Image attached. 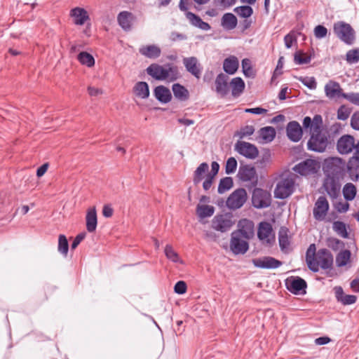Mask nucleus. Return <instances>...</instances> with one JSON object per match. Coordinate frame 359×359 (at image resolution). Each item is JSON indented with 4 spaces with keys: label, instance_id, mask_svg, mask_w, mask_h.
Returning <instances> with one entry per match:
<instances>
[{
    "label": "nucleus",
    "instance_id": "obj_1",
    "mask_svg": "<svg viewBox=\"0 0 359 359\" xmlns=\"http://www.w3.org/2000/svg\"><path fill=\"white\" fill-rule=\"evenodd\" d=\"M303 126L305 129L309 128L311 137L307 143L309 150L324 152L328 145L334 142L329 131L323 128V118L320 115H315L313 119L306 116L303 120Z\"/></svg>",
    "mask_w": 359,
    "mask_h": 359
},
{
    "label": "nucleus",
    "instance_id": "obj_2",
    "mask_svg": "<svg viewBox=\"0 0 359 359\" xmlns=\"http://www.w3.org/2000/svg\"><path fill=\"white\" fill-rule=\"evenodd\" d=\"M306 261L309 269L313 272H317L320 267L323 269H330L333 264V256L325 248L320 249L316 252V245L311 244L307 249Z\"/></svg>",
    "mask_w": 359,
    "mask_h": 359
},
{
    "label": "nucleus",
    "instance_id": "obj_3",
    "mask_svg": "<svg viewBox=\"0 0 359 359\" xmlns=\"http://www.w3.org/2000/svg\"><path fill=\"white\" fill-rule=\"evenodd\" d=\"M295 180L293 175H289L285 177H281L277 182L274 196L276 198L285 199L289 197L294 190Z\"/></svg>",
    "mask_w": 359,
    "mask_h": 359
},
{
    "label": "nucleus",
    "instance_id": "obj_4",
    "mask_svg": "<svg viewBox=\"0 0 359 359\" xmlns=\"http://www.w3.org/2000/svg\"><path fill=\"white\" fill-rule=\"evenodd\" d=\"M333 29L337 36L345 43L351 45L354 43L355 31L349 24L343 21L335 22Z\"/></svg>",
    "mask_w": 359,
    "mask_h": 359
},
{
    "label": "nucleus",
    "instance_id": "obj_5",
    "mask_svg": "<svg viewBox=\"0 0 359 359\" xmlns=\"http://www.w3.org/2000/svg\"><path fill=\"white\" fill-rule=\"evenodd\" d=\"M248 198L247 192L245 189L240 188L232 192L226 200V206L231 210L241 208L246 202Z\"/></svg>",
    "mask_w": 359,
    "mask_h": 359
},
{
    "label": "nucleus",
    "instance_id": "obj_6",
    "mask_svg": "<svg viewBox=\"0 0 359 359\" xmlns=\"http://www.w3.org/2000/svg\"><path fill=\"white\" fill-rule=\"evenodd\" d=\"M319 168L320 163L318 161L309 158L295 165L293 170L302 176H307L316 173Z\"/></svg>",
    "mask_w": 359,
    "mask_h": 359
},
{
    "label": "nucleus",
    "instance_id": "obj_7",
    "mask_svg": "<svg viewBox=\"0 0 359 359\" xmlns=\"http://www.w3.org/2000/svg\"><path fill=\"white\" fill-rule=\"evenodd\" d=\"M252 203L256 208H267L271 203V194L266 190L256 188L252 192Z\"/></svg>",
    "mask_w": 359,
    "mask_h": 359
},
{
    "label": "nucleus",
    "instance_id": "obj_8",
    "mask_svg": "<svg viewBox=\"0 0 359 359\" xmlns=\"http://www.w3.org/2000/svg\"><path fill=\"white\" fill-rule=\"evenodd\" d=\"M234 149L249 159H255L259 155L258 149L255 145L244 141H238L235 144Z\"/></svg>",
    "mask_w": 359,
    "mask_h": 359
},
{
    "label": "nucleus",
    "instance_id": "obj_9",
    "mask_svg": "<svg viewBox=\"0 0 359 359\" xmlns=\"http://www.w3.org/2000/svg\"><path fill=\"white\" fill-rule=\"evenodd\" d=\"M233 224L232 216L229 214L217 215L212 220V227L221 232L228 231Z\"/></svg>",
    "mask_w": 359,
    "mask_h": 359
},
{
    "label": "nucleus",
    "instance_id": "obj_10",
    "mask_svg": "<svg viewBox=\"0 0 359 359\" xmlns=\"http://www.w3.org/2000/svg\"><path fill=\"white\" fill-rule=\"evenodd\" d=\"M248 239L232 232L231 234L230 250L234 255H243L249 249Z\"/></svg>",
    "mask_w": 359,
    "mask_h": 359
},
{
    "label": "nucleus",
    "instance_id": "obj_11",
    "mask_svg": "<svg viewBox=\"0 0 359 359\" xmlns=\"http://www.w3.org/2000/svg\"><path fill=\"white\" fill-rule=\"evenodd\" d=\"M329 203L325 196H320L315 203L313 215L315 219L323 221L329 210Z\"/></svg>",
    "mask_w": 359,
    "mask_h": 359
},
{
    "label": "nucleus",
    "instance_id": "obj_12",
    "mask_svg": "<svg viewBox=\"0 0 359 359\" xmlns=\"http://www.w3.org/2000/svg\"><path fill=\"white\" fill-rule=\"evenodd\" d=\"M233 232L242 236L243 238L250 240L255 234L254 223L250 219H242L238 223V229Z\"/></svg>",
    "mask_w": 359,
    "mask_h": 359
},
{
    "label": "nucleus",
    "instance_id": "obj_13",
    "mask_svg": "<svg viewBox=\"0 0 359 359\" xmlns=\"http://www.w3.org/2000/svg\"><path fill=\"white\" fill-rule=\"evenodd\" d=\"M257 237L263 243L271 244L274 240L271 224L267 222H260L258 226Z\"/></svg>",
    "mask_w": 359,
    "mask_h": 359
},
{
    "label": "nucleus",
    "instance_id": "obj_14",
    "mask_svg": "<svg viewBox=\"0 0 359 359\" xmlns=\"http://www.w3.org/2000/svg\"><path fill=\"white\" fill-rule=\"evenodd\" d=\"M355 147V139L350 135L341 136L337 143V149L341 154L351 153L354 150Z\"/></svg>",
    "mask_w": 359,
    "mask_h": 359
},
{
    "label": "nucleus",
    "instance_id": "obj_15",
    "mask_svg": "<svg viewBox=\"0 0 359 359\" xmlns=\"http://www.w3.org/2000/svg\"><path fill=\"white\" fill-rule=\"evenodd\" d=\"M183 64L187 72L197 79L201 77L202 67L196 57H184L183 59Z\"/></svg>",
    "mask_w": 359,
    "mask_h": 359
},
{
    "label": "nucleus",
    "instance_id": "obj_16",
    "mask_svg": "<svg viewBox=\"0 0 359 359\" xmlns=\"http://www.w3.org/2000/svg\"><path fill=\"white\" fill-rule=\"evenodd\" d=\"M252 262L255 266L262 269H277L282 265L280 261L272 257L253 259Z\"/></svg>",
    "mask_w": 359,
    "mask_h": 359
},
{
    "label": "nucleus",
    "instance_id": "obj_17",
    "mask_svg": "<svg viewBox=\"0 0 359 359\" xmlns=\"http://www.w3.org/2000/svg\"><path fill=\"white\" fill-rule=\"evenodd\" d=\"M286 132L288 138L294 142L299 141L303 134L301 126L295 121L289 122L286 128Z\"/></svg>",
    "mask_w": 359,
    "mask_h": 359
},
{
    "label": "nucleus",
    "instance_id": "obj_18",
    "mask_svg": "<svg viewBox=\"0 0 359 359\" xmlns=\"http://www.w3.org/2000/svg\"><path fill=\"white\" fill-rule=\"evenodd\" d=\"M287 288L293 294H300L306 287V281L299 277H292L286 281Z\"/></svg>",
    "mask_w": 359,
    "mask_h": 359
},
{
    "label": "nucleus",
    "instance_id": "obj_19",
    "mask_svg": "<svg viewBox=\"0 0 359 359\" xmlns=\"http://www.w3.org/2000/svg\"><path fill=\"white\" fill-rule=\"evenodd\" d=\"M229 76L223 73L217 75L215 79L216 92L222 97L226 95L229 93Z\"/></svg>",
    "mask_w": 359,
    "mask_h": 359
},
{
    "label": "nucleus",
    "instance_id": "obj_20",
    "mask_svg": "<svg viewBox=\"0 0 359 359\" xmlns=\"http://www.w3.org/2000/svg\"><path fill=\"white\" fill-rule=\"evenodd\" d=\"M323 187L327 194L332 198H337L339 196L341 187L334 178H326L324 182Z\"/></svg>",
    "mask_w": 359,
    "mask_h": 359
},
{
    "label": "nucleus",
    "instance_id": "obj_21",
    "mask_svg": "<svg viewBox=\"0 0 359 359\" xmlns=\"http://www.w3.org/2000/svg\"><path fill=\"white\" fill-rule=\"evenodd\" d=\"M325 92L326 96L330 99L335 97H342V95L344 93L342 92V89L339 83L333 81H329L325 86Z\"/></svg>",
    "mask_w": 359,
    "mask_h": 359
},
{
    "label": "nucleus",
    "instance_id": "obj_22",
    "mask_svg": "<svg viewBox=\"0 0 359 359\" xmlns=\"http://www.w3.org/2000/svg\"><path fill=\"white\" fill-rule=\"evenodd\" d=\"M164 69L163 81L173 82L180 77L179 69L176 65L170 63L166 64Z\"/></svg>",
    "mask_w": 359,
    "mask_h": 359
},
{
    "label": "nucleus",
    "instance_id": "obj_23",
    "mask_svg": "<svg viewBox=\"0 0 359 359\" xmlns=\"http://www.w3.org/2000/svg\"><path fill=\"white\" fill-rule=\"evenodd\" d=\"M133 20V15L128 11H122L117 16L118 25L125 31H130L131 29Z\"/></svg>",
    "mask_w": 359,
    "mask_h": 359
},
{
    "label": "nucleus",
    "instance_id": "obj_24",
    "mask_svg": "<svg viewBox=\"0 0 359 359\" xmlns=\"http://www.w3.org/2000/svg\"><path fill=\"white\" fill-rule=\"evenodd\" d=\"M70 16L74 18V23L77 25H83L89 20L88 12L83 8L76 7L70 11Z\"/></svg>",
    "mask_w": 359,
    "mask_h": 359
},
{
    "label": "nucleus",
    "instance_id": "obj_25",
    "mask_svg": "<svg viewBox=\"0 0 359 359\" xmlns=\"http://www.w3.org/2000/svg\"><path fill=\"white\" fill-rule=\"evenodd\" d=\"M256 175L255 167L249 165L241 166L238 172L239 179L243 182L252 181L256 178Z\"/></svg>",
    "mask_w": 359,
    "mask_h": 359
},
{
    "label": "nucleus",
    "instance_id": "obj_26",
    "mask_svg": "<svg viewBox=\"0 0 359 359\" xmlns=\"http://www.w3.org/2000/svg\"><path fill=\"white\" fill-rule=\"evenodd\" d=\"M185 15L191 25L204 31L210 29V25L208 22L203 21L198 15L190 11L186 12Z\"/></svg>",
    "mask_w": 359,
    "mask_h": 359
},
{
    "label": "nucleus",
    "instance_id": "obj_27",
    "mask_svg": "<svg viewBox=\"0 0 359 359\" xmlns=\"http://www.w3.org/2000/svg\"><path fill=\"white\" fill-rule=\"evenodd\" d=\"M334 291L337 300L341 302L343 305L353 304L357 300V297L355 295L344 294V290L340 286L335 287Z\"/></svg>",
    "mask_w": 359,
    "mask_h": 359
},
{
    "label": "nucleus",
    "instance_id": "obj_28",
    "mask_svg": "<svg viewBox=\"0 0 359 359\" xmlns=\"http://www.w3.org/2000/svg\"><path fill=\"white\" fill-rule=\"evenodd\" d=\"M154 94L155 97L162 103H168L172 99L170 90L163 86L156 87L154 90Z\"/></svg>",
    "mask_w": 359,
    "mask_h": 359
},
{
    "label": "nucleus",
    "instance_id": "obj_29",
    "mask_svg": "<svg viewBox=\"0 0 359 359\" xmlns=\"http://www.w3.org/2000/svg\"><path fill=\"white\" fill-rule=\"evenodd\" d=\"M164 65H160L156 63H153L150 65L146 69L147 73L151 76L152 78L157 81H163V72Z\"/></svg>",
    "mask_w": 359,
    "mask_h": 359
},
{
    "label": "nucleus",
    "instance_id": "obj_30",
    "mask_svg": "<svg viewBox=\"0 0 359 359\" xmlns=\"http://www.w3.org/2000/svg\"><path fill=\"white\" fill-rule=\"evenodd\" d=\"M86 229L88 232L93 233L96 230L97 219L95 208L88 210L86 214Z\"/></svg>",
    "mask_w": 359,
    "mask_h": 359
},
{
    "label": "nucleus",
    "instance_id": "obj_31",
    "mask_svg": "<svg viewBox=\"0 0 359 359\" xmlns=\"http://www.w3.org/2000/svg\"><path fill=\"white\" fill-rule=\"evenodd\" d=\"M133 93L137 97L146 99L149 96V85L147 82L139 81L134 86Z\"/></svg>",
    "mask_w": 359,
    "mask_h": 359
},
{
    "label": "nucleus",
    "instance_id": "obj_32",
    "mask_svg": "<svg viewBox=\"0 0 359 359\" xmlns=\"http://www.w3.org/2000/svg\"><path fill=\"white\" fill-rule=\"evenodd\" d=\"M172 90L175 97L180 101H186L189 97V90L180 83H174Z\"/></svg>",
    "mask_w": 359,
    "mask_h": 359
},
{
    "label": "nucleus",
    "instance_id": "obj_33",
    "mask_svg": "<svg viewBox=\"0 0 359 359\" xmlns=\"http://www.w3.org/2000/svg\"><path fill=\"white\" fill-rule=\"evenodd\" d=\"M238 60L235 56L226 58L223 63V69L229 74H233L238 68Z\"/></svg>",
    "mask_w": 359,
    "mask_h": 359
},
{
    "label": "nucleus",
    "instance_id": "obj_34",
    "mask_svg": "<svg viewBox=\"0 0 359 359\" xmlns=\"http://www.w3.org/2000/svg\"><path fill=\"white\" fill-rule=\"evenodd\" d=\"M140 53L148 58H157L160 56L161 50L155 45H149L140 48Z\"/></svg>",
    "mask_w": 359,
    "mask_h": 359
},
{
    "label": "nucleus",
    "instance_id": "obj_35",
    "mask_svg": "<svg viewBox=\"0 0 359 359\" xmlns=\"http://www.w3.org/2000/svg\"><path fill=\"white\" fill-rule=\"evenodd\" d=\"M231 88V93L233 97L239 96L245 89V83L241 77H236L232 79L230 82Z\"/></svg>",
    "mask_w": 359,
    "mask_h": 359
},
{
    "label": "nucleus",
    "instance_id": "obj_36",
    "mask_svg": "<svg viewBox=\"0 0 359 359\" xmlns=\"http://www.w3.org/2000/svg\"><path fill=\"white\" fill-rule=\"evenodd\" d=\"M221 25L225 29L231 30L237 25V18L231 13H225L222 18Z\"/></svg>",
    "mask_w": 359,
    "mask_h": 359
},
{
    "label": "nucleus",
    "instance_id": "obj_37",
    "mask_svg": "<svg viewBox=\"0 0 359 359\" xmlns=\"http://www.w3.org/2000/svg\"><path fill=\"white\" fill-rule=\"evenodd\" d=\"M259 137L264 142H271L276 136L275 129L271 126H266L259 130Z\"/></svg>",
    "mask_w": 359,
    "mask_h": 359
},
{
    "label": "nucleus",
    "instance_id": "obj_38",
    "mask_svg": "<svg viewBox=\"0 0 359 359\" xmlns=\"http://www.w3.org/2000/svg\"><path fill=\"white\" fill-rule=\"evenodd\" d=\"M209 166L207 163H202L196 168L194 174L193 182L195 184H198L204 177V175L208 171Z\"/></svg>",
    "mask_w": 359,
    "mask_h": 359
},
{
    "label": "nucleus",
    "instance_id": "obj_39",
    "mask_svg": "<svg viewBox=\"0 0 359 359\" xmlns=\"http://www.w3.org/2000/svg\"><path fill=\"white\" fill-rule=\"evenodd\" d=\"M76 58L82 65H85L88 67H92L95 65V59L93 56L87 52H80Z\"/></svg>",
    "mask_w": 359,
    "mask_h": 359
},
{
    "label": "nucleus",
    "instance_id": "obj_40",
    "mask_svg": "<svg viewBox=\"0 0 359 359\" xmlns=\"http://www.w3.org/2000/svg\"><path fill=\"white\" fill-rule=\"evenodd\" d=\"M196 211L201 218H205L212 216L214 214L215 208L211 205H198Z\"/></svg>",
    "mask_w": 359,
    "mask_h": 359
},
{
    "label": "nucleus",
    "instance_id": "obj_41",
    "mask_svg": "<svg viewBox=\"0 0 359 359\" xmlns=\"http://www.w3.org/2000/svg\"><path fill=\"white\" fill-rule=\"evenodd\" d=\"M351 258V252L348 250L340 252L336 257V264L337 266L341 267L346 266Z\"/></svg>",
    "mask_w": 359,
    "mask_h": 359
},
{
    "label": "nucleus",
    "instance_id": "obj_42",
    "mask_svg": "<svg viewBox=\"0 0 359 359\" xmlns=\"http://www.w3.org/2000/svg\"><path fill=\"white\" fill-rule=\"evenodd\" d=\"M233 179L231 177H226L220 180L218 185V193L223 194L233 187Z\"/></svg>",
    "mask_w": 359,
    "mask_h": 359
},
{
    "label": "nucleus",
    "instance_id": "obj_43",
    "mask_svg": "<svg viewBox=\"0 0 359 359\" xmlns=\"http://www.w3.org/2000/svg\"><path fill=\"white\" fill-rule=\"evenodd\" d=\"M343 194L344 198L347 201L353 200L356 195V188L351 183H347L345 184L343 189Z\"/></svg>",
    "mask_w": 359,
    "mask_h": 359
},
{
    "label": "nucleus",
    "instance_id": "obj_44",
    "mask_svg": "<svg viewBox=\"0 0 359 359\" xmlns=\"http://www.w3.org/2000/svg\"><path fill=\"white\" fill-rule=\"evenodd\" d=\"M57 250L65 257L67 255L69 244L66 236L63 234L59 235Z\"/></svg>",
    "mask_w": 359,
    "mask_h": 359
},
{
    "label": "nucleus",
    "instance_id": "obj_45",
    "mask_svg": "<svg viewBox=\"0 0 359 359\" xmlns=\"http://www.w3.org/2000/svg\"><path fill=\"white\" fill-rule=\"evenodd\" d=\"M333 230L341 237L346 238L348 236V233L346 230L345 224L341 221H336L333 223Z\"/></svg>",
    "mask_w": 359,
    "mask_h": 359
},
{
    "label": "nucleus",
    "instance_id": "obj_46",
    "mask_svg": "<svg viewBox=\"0 0 359 359\" xmlns=\"http://www.w3.org/2000/svg\"><path fill=\"white\" fill-rule=\"evenodd\" d=\"M346 60L349 64L357 63L359 61V48L348 50L346 54Z\"/></svg>",
    "mask_w": 359,
    "mask_h": 359
},
{
    "label": "nucleus",
    "instance_id": "obj_47",
    "mask_svg": "<svg viewBox=\"0 0 359 359\" xmlns=\"http://www.w3.org/2000/svg\"><path fill=\"white\" fill-rule=\"evenodd\" d=\"M326 244L328 248L334 251L339 250L344 245V243L341 241L334 237L327 238Z\"/></svg>",
    "mask_w": 359,
    "mask_h": 359
},
{
    "label": "nucleus",
    "instance_id": "obj_48",
    "mask_svg": "<svg viewBox=\"0 0 359 359\" xmlns=\"http://www.w3.org/2000/svg\"><path fill=\"white\" fill-rule=\"evenodd\" d=\"M165 255L166 257L173 262H180V257L177 252L174 250L172 247L170 245H167L165 248Z\"/></svg>",
    "mask_w": 359,
    "mask_h": 359
},
{
    "label": "nucleus",
    "instance_id": "obj_49",
    "mask_svg": "<svg viewBox=\"0 0 359 359\" xmlns=\"http://www.w3.org/2000/svg\"><path fill=\"white\" fill-rule=\"evenodd\" d=\"M238 15L244 18H248L252 15L253 10L249 6H239L235 8L234 10Z\"/></svg>",
    "mask_w": 359,
    "mask_h": 359
},
{
    "label": "nucleus",
    "instance_id": "obj_50",
    "mask_svg": "<svg viewBox=\"0 0 359 359\" xmlns=\"http://www.w3.org/2000/svg\"><path fill=\"white\" fill-rule=\"evenodd\" d=\"M255 132V128L253 126H245L241 128L239 131H237L235 134L239 138L243 139L245 137L252 135Z\"/></svg>",
    "mask_w": 359,
    "mask_h": 359
},
{
    "label": "nucleus",
    "instance_id": "obj_51",
    "mask_svg": "<svg viewBox=\"0 0 359 359\" xmlns=\"http://www.w3.org/2000/svg\"><path fill=\"white\" fill-rule=\"evenodd\" d=\"M237 168V161L234 157H230L226 161L225 172L226 174L233 173Z\"/></svg>",
    "mask_w": 359,
    "mask_h": 359
},
{
    "label": "nucleus",
    "instance_id": "obj_52",
    "mask_svg": "<svg viewBox=\"0 0 359 359\" xmlns=\"http://www.w3.org/2000/svg\"><path fill=\"white\" fill-rule=\"evenodd\" d=\"M242 69L245 76L250 77L253 75L251 62L249 59L245 58L242 60Z\"/></svg>",
    "mask_w": 359,
    "mask_h": 359
},
{
    "label": "nucleus",
    "instance_id": "obj_53",
    "mask_svg": "<svg viewBox=\"0 0 359 359\" xmlns=\"http://www.w3.org/2000/svg\"><path fill=\"white\" fill-rule=\"evenodd\" d=\"M299 81L309 89L314 90L317 87V83L314 77H300Z\"/></svg>",
    "mask_w": 359,
    "mask_h": 359
},
{
    "label": "nucleus",
    "instance_id": "obj_54",
    "mask_svg": "<svg viewBox=\"0 0 359 359\" xmlns=\"http://www.w3.org/2000/svg\"><path fill=\"white\" fill-rule=\"evenodd\" d=\"M342 97L346 99L350 102L359 106V93H344L342 95Z\"/></svg>",
    "mask_w": 359,
    "mask_h": 359
},
{
    "label": "nucleus",
    "instance_id": "obj_55",
    "mask_svg": "<svg viewBox=\"0 0 359 359\" xmlns=\"http://www.w3.org/2000/svg\"><path fill=\"white\" fill-rule=\"evenodd\" d=\"M327 29L323 25H317L314 29L315 36L318 39H322L326 36Z\"/></svg>",
    "mask_w": 359,
    "mask_h": 359
},
{
    "label": "nucleus",
    "instance_id": "obj_56",
    "mask_svg": "<svg viewBox=\"0 0 359 359\" xmlns=\"http://www.w3.org/2000/svg\"><path fill=\"white\" fill-rule=\"evenodd\" d=\"M294 62L299 65L308 64L311 61V57L307 55H303L300 53H295Z\"/></svg>",
    "mask_w": 359,
    "mask_h": 359
},
{
    "label": "nucleus",
    "instance_id": "obj_57",
    "mask_svg": "<svg viewBox=\"0 0 359 359\" xmlns=\"http://www.w3.org/2000/svg\"><path fill=\"white\" fill-rule=\"evenodd\" d=\"M187 288V287L186 283L184 281L180 280L175 284L174 287V291L179 294H183L186 292Z\"/></svg>",
    "mask_w": 359,
    "mask_h": 359
},
{
    "label": "nucleus",
    "instance_id": "obj_58",
    "mask_svg": "<svg viewBox=\"0 0 359 359\" xmlns=\"http://www.w3.org/2000/svg\"><path fill=\"white\" fill-rule=\"evenodd\" d=\"M279 245L282 250H285L290 245V241L287 235H279Z\"/></svg>",
    "mask_w": 359,
    "mask_h": 359
},
{
    "label": "nucleus",
    "instance_id": "obj_59",
    "mask_svg": "<svg viewBox=\"0 0 359 359\" xmlns=\"http://www.w3.org/2000/svg\"><path fill=\"white\" fill-rule=\"evenodd\" d=\"M351 126L353 129L359 130V112H355L352 115Z\"/></svg>",
    "mask_w": 359,
    "mask_h": 359
},
{
    "label": "nucleus",
    "instance_id": "obj_60",
    "mask_svg": "<svg viewBox=\"0 0 359 359\" xmlns=\"http://www.w3.org/2000/svg\"><path fill=\"white\" fill-rule=\"evenodd\" d=\"M86 233L82 232L79 233L74 238V241L72 243L71 248L72 250L77 248V246L80 244V243L85 238Z\"/></svg>",
    "mask_w": 359,
    "mask_h": 359
},
{
    "label": "nucleus",
    "instance_id": "obj_61",
    "mask_svg": "<svg viewBox=\"0 0 359 359\" xmlns=\"http://www.w3.org/2000/svg\"><path fill=\"white\" fill-rule=\"evenodd\" d=\"M349 114L350 113L344 107H341L337 111V118L345 121L348 118Z\"/></svg>",
    "mask_w": 359,
    "mask_h": 359
},
{
    "label": "nucleus",
    "instance_id": "obj_62",
    "mask_svg": "<svg viewBox=\"0 0 359 359\" xmlns=\"http://www.w3.org/2000/svg\"><path fill=\"white\" fill-rule=\"evenodd\" d=\"M285 45L287 48L292 47L294 41H296V37L292 34L289 33L284 37Z\"/></svg>",
    "mask_w": 359,
    "mask_h": 359
},
{
    "label": "nucleus",
    "instance_id": "obj_63",
    "mask_svg": "<svg viewBox=\"0 0 359 359\" xmlns=\"http://www.w3.org/2000/svg\"><path fill=\"white\" fill-rule=\"evenodd\" d=\"M246 113L254 114H266L267 110L262 107L256 108H248L245 109Z\"/></svg>",
    "mask_w": 359,
    "mask_h": 359
},
{
    "label": "nucleus",
    "instance_id": "obj_64",
    "mask_svg": "<svg viewBox=\"0 0 359 359\" xmlns=\"http://www.w3.org/2000/svg\"><path fill=\"white\" fill-rule=\"evenodd\" d=\"M114 210L109 205H105L102 209V215L105 217H111L113 215Z\"/></svg>",
    "mask_w": 359,
    "mask_h": 359
}]
</instances>
